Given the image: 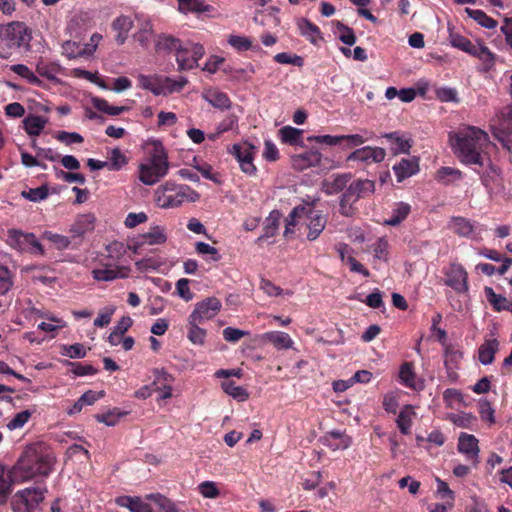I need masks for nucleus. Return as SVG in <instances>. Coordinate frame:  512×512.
Wrapping results in <instances>:
<instances>
[{"label":"nucleus","mask_w":512,"mask_h":512,"mask_svg":"<svg viewBox=\"0 0 512 512\" xmlns=\"http://www.w3.org/2000/svg\"><path fill=\"white\" fill-rule=\"evenodd\" d=\"M221 387L225 393H227L229 396L233 397L237 401L243 402L249 398V393L247 392V390L242 386L236 385V383L233 380H227L222 382Z\"/></svg>","instance_id":"40"},{"label":"nucleus","mask_w":512,"mask_h":512,"mask_svg":"<svg viewBox=\"0 0 512 512\" xmlns=\"http://www.w3.org/2000/svg\"><path fill=\"white\" fill-rule=\"evenodd\" d=\"M95 217L92 214H83L77 217L70 228L72 238H81L94 229Z\"/></svg>","instance_id":"27"},{"label":"nucleus","mask_w":512,"mask_h":512,"mask_svg":"<svg viewBox=\"0 0 512 512\" xmlns=\"http://www.w3.org/2000/svg\"><path fill=\"white\" fill-rule=\"evenodd\" d=\"M133 27V20L130 16L120 15L112 22V29L117 32L115 41L123 45L128 38V33Z\"/></svg>","instance_id":"26"},{"label":"nucleus","mask_w":512,"mask_h":512,"mask_svg":"<svg viewBox=\"0 0 512 512\" xmlns=\"http://www.w3.org/2000/svg\"><path fill=\"white\" fill-rule=\"evenodd\" d=\"M8 245L20 252H29L33 255H45L43 245L37 240L34 233L23 232L20 229H9L7 232Z\"/></svg>","instance_id":"7"},{"label":"nucleus","mask_w":512,"mask_h":512,"mask_svg":"<svg viewBox=\"0 0 512 512\" xmlns=\"http://www.w3.org/2000/svg\"><path fill=\"white\" fill-rule=\"evenodd\" d=\"M47 122H48L47 118H45L43 116L31 114V115L27 116L23 121L24 129L28 135L38 136L41 134V132L45 128Z\"/></svg>","instance_id":"34"},{"label":"nucleus","mask_w":512,"mask_h":512,"mask_svg":"<svg viewBox=\"0 0 512 512\" xmlns=\"http://www.w3.org/2000/svg\"><path fill=\"white\" fill-rule=\"evenodd\" d=\"M472 56L477 57L482 62L481 70L484 72H488L495 65V54L486 46L479 44Z\"/></svg>","instance_id":"39"},{"label":"nucleus","mask_w":512,"mask_h":512,"mask_svg":"<svg viewBox=\"0 0 512 512\" xmlns=\"http://www.w3.org/2000/svg\"><path fill=\"white\" fill-rule=\"evenodd\" d=\"M110 162L108 168L111 171H119L125 164H127L126 156L118 149L114 148L111 151Z\"/></svg>","instance_id":"62"},{"label":"nucleus","mask_w":512,"mask_h":512,"mask_svg":"<svg viewBox=\"0 0 512 512\" xmlns=\"http://www.w3.org/2000/svg\"><path fill=\"white\" fill-rule=\"evenodd\" d=\"M130 268L128 266H119L114 263L104 264V268L92 270L93 278L97 281H113L124 279L129 276Z\"/></svg>","instance_id":"14"},{"label":"nucleus","mask_w":512,"mask_h":512,"mask_svg":"<svg viewBox=\"0 0 512 512\" xmlns=\"http://www.w3.org/2000/svg\"><path fill=\"white\" fill-rule=\"evenodd\" d=\"M389 243L386 238L380 237L372 244L374 258L383 262L389 260Z\"/></svg>","instance_id":"54"},{"label":"nucleus","mask_w":512,"mask_h":512,"mask_svg":"<svg viewBox=\"0 0 512 512\" xmlns=\"http://www.w3.org/2000/svg\"><path fill=\"white\" fill-rule=\"evenodd\" d=\"M478 412L482 421L490 426L495 424V410L487 399H480L478 402Z\"/></svg>","instance_id":"55"},{"label":"nucleus","mask_w":512,"mask_h":512,"mask_svg":"<svg viewBox=\"0 0 512 512\" xmlns=\"http://www.w3.org/2000/svg\"><path fill=\"white\" fill-rule=\"evenodd\" d=\"M488 162L487 168L482 173L475 169L480 174V179L488 192H493L501 187L500 169L491 163L490 159L486 157Z\"/></svg>","instance_id":"19"},{"label":"nucleus","mask_w":512,"mask_h":512,"mask_svg":"<svg viewBox=\"0 0 512 512\" xmlns=\"http://www.w3.org/2000/svg\"><path fill=\"white\" fill-rule=\"evenodd\" d=\"M448 227L455 234L461 237H469L474 230V226L471 221L461 216L452 217Z\"/></svg>","instance_id":"32"},{"label":"nucleus","mask_w":512,"mask_h":512,"mask_svg":"<svg viewBox=\"0 0 512 512\" xmlns=\"http://www.w3.org/2000/svg\"><path fill=\"white\" fill-rule=\"evenodd\" d=\"M43 238L53 243L58 250L67 249L71 243L69 237L51 231H45Z\"/></svg>","instance_id":"60"},{"label":"nucleus","mask_w":512,"mask_h":512,"mask_svg":"<svg viewBox=\"0 0 512 512\" xmlns=\"http://www.w3.org/2000/svg\"><path fill=\"white\" fill-rule=\"evenodd\" d=\"M274 61L279 64H291L297 67H302L304 65V59L301 56L286 52L276 54L274 56Z\"/></svg>","instance_id":"61"},{"label":"nucleus","mask_w":512,"mask_h":512,"mask_svg":"<svg viewBox=\"0 0 512 512\" xmlns=\"http://www.w3.org/2000/svg\"><path fill=\"white\" fill-rule=\"evenodd\" d=\"M392 145L391 150L393 154L409 153L412 147L411 139L403 138L398 131L386 133L383 135Z\"/></svg>","instance_id":"30"},{"label":"nucleus","mask_w":512,"mask_h":512,"mask_svg":"<svg viewBox=\"0 0 512 512\" xmlns=\"http://www.w3.org/2000/svg\"><path fill=\"white\" fill-rule=\"evenodd\" d=\"M448 419L457 427L473 430L477 424V417L472 413H451Z\"/></svg>","instance_id":"37"},{"label":"nucleus","mask_w":512,"mask_h":512,"mask_svg":"<svg viewBox=\"0 0 512 512\" xmlns=\"http://www.w3.org/2000/svg\"><path fill=\"white\" fill-rule=\"evenodd\" d=\"M168 156L163 148L155 149L148 163L139 166V179L145 185H154L168 173Z\"/></svg>","instance_id":"6"},{"label":"nucleus","mask_w":512,"mask_h":512,"mask_svg":"<svg viewBox=\"0 0 512 512\" xmlns=\"http://www.w3.org/2000/svg\"><path fill=\"white\" fill-rule=\"evenodd\" d=\"M185 186L171 182L159 186L155 191V201L161 208L180 206L186 199Z\"/></svg>","instance_id":"8"},{"label":"nucleus","mask_w":512,"mask_h":512,"mask_svg":"<svg viewBox=\"0 0 512 512\" xmlns=\"http://www.w3.org/2000/svg\"><path fill=\"white\" fill-rule=\"evenodd\" d=\"M281 217L282 214L279 210L275 209L269 213L268 217L265 219L263 234L257 238L256 243L260 244L264 240L274 237L277 234Z\"/></svg>","instance_id":"25"},{"label":"nucleus","mask_w":512,"mask_h":512,"mask_svg":"<svg viewBox=\"0 0 512 512\" xmlns=\"http://www.w3.org/2000/svg\"><path fill=\"white\" fill-rule=\"evenodd\" d=\"M194 168L201 173V175L216 184L221 183L220 174L213 171V167L204 161H197L196 158H194Z\"/></svg>","instance_id":"53"},{"label":"nucleus","mask_w":512,"mask_h":512,"mask_svg":"<svg viewBox=\"0 0 512 512\" xmlns=\"http://www.w3.org/2000/svg\"><path fill=\"white\" fill-rule=\"evenodd\" d=\"M36 72L41 77L54 80L59 72V65L40 59L36 64Z\"/></svg>","instance_id":"48"},{"label":"nucleus","mask_w":512,"mask_h":512,"mask_svg":"<svg viewBox=\"0 0 512 512\" xmlns=\"http://www.w3.org/2000/svg\"><path fill=\"white\" fill-rule=\"evenodd\" d=\"M414 415L415 413L411 405H405L404 408L399 412L396 419V424L403 435H408L411 433L412 418Z\"/></svg>","instance_id":"35"},{"label":"nucleus","mask_w":512,"mask_h":512,"mask_svg":"<svg viewBox=\"0 0 512 512\" xmlns=\"http://www.w3.org/2000/svg\"><path fill=\"white\" fill-rule=\"evenodd\" d=\"M205 49L202 44L189 42L178 48L176 61L179 71L192 70L198 67V61L204 56Z\"/></svg>","instance_id":"9"},{"label":"nucleus","mask_w":512,"mask_h":512,"mask_svg":"<svg viewBox=\"0 0 512 512\" xmlns=\"http://www.w3.org/2000/svg\"><path fill=\"white\" fill-rule=\"evenodd\" d=\"M351 180V174H340L337 175L332 182L326 185V193L329 195L344 192L347 184Z\"/></svg>","instance_id":"51"},{"label":"nucleus","mask_w":512,"mask_h":512,"mask_svg":"<svg viewBox=\"0 0 512 512\" xmlns=\"http://www.w3.org/2000/svg\"><path fill=\"white\" fill-rule=\"evenodd\" d=\"M386 157V151L381 147L365 146L353 151L348 157V161H359L365 165L380 163Z\"/></svg>","instance_id":"13"},{"label":"nucleus","mask_w":512,"mask_h":512,"mask_svg":"<svg viewBox=\"0 0 512 512\" xmlns=\"http://www.w3.org/2000/svg\"><path fill=\"white\" fill-rule=\"evenodd\" d=\"M31 39L32 31L24 22L0 24V57L8 59L21 49H29Z\"/></svg>","instance_id":"4"},{"label":"nucleus","mask_w":512,"mask_h":512,"mask_svg":"<svg viewBox=\"0 0 512 512\" xmlns=\"http://www.w3.org/2000/svg\"><path fill=\"white\" fill-rule=\"evenodd\" d=\"M22 197L32 202H39L44 200L48 196V188L46 186H40L37 188H31L28 191H22Z\"/></svg>","instance_id":"63"},{"label":"nucleus","mask_w":512,"mask_h":512,"mask_svg":"<svg viewBox=\"0 0 512 512\" xmlns=\"http://www.w3.org/2000/svg\"><path fill=\"white\" fill-rule=\"evenodd\" d=\"M360 199L352 182L347 184L345 191L342 193L339 201V212L341 215L349 217L355 212L354 204Z\"/></svg>","instance_id":"21"},{"label":"nucleus","mask_w":512,"mask_h":512,"mask_svg":"<svg viewBox=\"0 0 512 512\" xmlns=\"http://www.w3.org/2000/svg\"><path fill=\"white\" fill-rule=\"evenodd\" d=\"M449 141L456 156L467 165L485 166L484 150L489 144V136L474 126H466L449 134Z\"/></svg>","instance_id":"1"},{"label":"nucleus","mask_w":512,"mask_h":512,"mask_svg":"<svg viewBox=\"0 0 512 512\" xmlns=\"http://www.w3.org/2000/svg\"><path fill=\"white\" fill-rule=\"evenodd\" d=\"M450 42L453 47H456L470 55L475 53L476 47L479 45L472 43L467 37L458 33H450Z\"/></svg>","instance_id":"45"},{"label":"nucleus","mask_w":512,"mask_h":512,"mask_svg":"<svg viewBox=\"0 0 512 512\" xmlns=\"http://www.w3.org/2000/svg\"><path fill=\"white\" fill-rule=\"evenodd\" d=\"M152 35H153V25L150 21H146L141 25V28L133 35V38L143 48H148L150 45V39H151Z\"/></svg>","instance_id":"52"},{"label":"nucleus","mask_w":512,"mask_h":512,"mask_svg":"<svg viewBox=\"0 0 512 512\" xmlns=\"http://www.w3.org/2000/svg\"><path fill=\"white\" fill-rule=\"evenodd\" d=\"M297 27L300 35L305 37L313 45H318L319 41L323 40L319 27L308 19H299L297 21Z\"/></svg>","instance_id":"23"},{"label":"nucleus","mask_w":512,"mask_h":512,"mask_svg":"<svg viewBox=\"0 0 512 512\" xmlns=\"http://www.w3.org/2000/svg\"><path fill=\"white\" fill-rule=\"evenodd\" d=\"M393 171L396 175L397 181L403 180L415 175L419 171V161L416 157L404 158L393 166Z\"/></svg>","instance_id":"22"},{"label":"nucleus","mask_w":512,"mask_h":512,"mask_svg":"<svg viewBox=\"0 0 512 512\" xmlns=\"http://www.w3.org/2000/svg\"><path fill=\"white\" fill-rule=\"evenodd\" d=\"M181 47L180 40L170 35H159L156 39L155 50L160 51H172L178 50Z\"/></svg>","instance_id":"47"},{"label":"nucleus","mask_w":512,"mask_h":512,"mask_svg":"<svg viewBox=\"0 0 512 512\" xmlns=\"http://www.w3.org/2000/svg\"><path fill=\"white\" fill-rule=\"evenodd\" d=\"M93 105L98 111L111 116H116L129 110L126 106H112L107 100L102 98H94Z\"/></svg>","instance_id":"50"},{"label":"nucleus","mask_w":512,"mask_h":512,"mask_svg":"<svg viewBox=\"0 0 512 512\" xmlns=\"http://www.w3.org/2000/svg\"><path fill=\"white\" fill-rule=\"evenodd\" d=\"M303 131L292 126H284L279 130V136L283 143L303 146Z\"/></svg>","instance_id":"38"},{"label":"nucleus","mask_w":512,"mask_h":512,"mask_svg":"<svg viewBox=\"0 0 512 512\" xmlns=\"http://www.w3.org/2000/svg\"><path fill=\"white\" fill-rule=\"evenodd\" d=\"M484 291L488 302L492 305L495 311H505L504 308L500 307L507 306V304H510L511 302L506 297L496 294L491 287H485Z\"/></svg>","instance_id":"56"},{"label":"nucleus","mask_w":512,"mask_h":512,"mask_svg":"<svg viewBox=\"0 0 512 512\" xmlns=\"http://www.w3.org/2000/svg\"><path fill=\"white\" fill-rule=\"evenodd\" d=\"M468 274L461 264L453 263L445 272V285L451 287L457 293L468 290Z\"/></svg>","instance_id":"11"},{"label":"nucleus","mask_w":512,"mask_h":512,"mask_svg":"<svg viewBox=\"0 0 512 512\" xmlns=\"http://www.w3.org/2000/svg\"><path fill=\"white\" fill-rule=\"evenodd\" d=\"M499 350V341L497 339H487L478 348V359L483 365H490L495 359V354Z\"/></svg>","instance_id":"28"},{"label":"nucleus","mask_w":512,"mask_h":512,"mask_svg":"<svg viewBox=\"0 0 512 512\" xmlns=\"http://www.w3.org/2000/svg\"><path fill=\"white\" fill-rule=\"evenodd\" d=\"M411 212V206L405 202H398L394 205L389 218L384 220L388 226H397L403 222Z\"/></svg>","instance_id":"31"},{"label":"nucleus","mask_w":512,"mask_h":512,"mask_svg":"<svg viewBox=\"0 0 512 512\" xmlns=\"http://www.w3.org/2000/svg\"><path fill=\"white\" fill-rule=\"evenodd\" d=\"M116 503L128 508L131 512H153L151 505L140 497L121 496L116 499Z\"/></svg>","instance_id":"29"},{"label":"nucleus","mask_w":512,"mask_h":512,"mask_svg":"<svg viewBox=\"0 0 512 512\" xmlns=\"http://www.w3.org/2000/svg\"><path fill=\"white\" fill-rule=\"evenodd\" d=\"M320 441L332 451L345 450L352 444V438L349 435L337 430L327 432Z\"/></svg>","instance_id":"17"},{"label":"nucleus","mask_w":512,"mask_h":512,"mask_svg":"<svg viewBox=\"0 0 512 512\" xmlns=\"http://www.w3.org/2000/svg\"><path fill=\"white\" fill-rule=\"evenodd\" d=\"M46 493L44 484L18 490L10 500L11 509L13 512H41Z\"/></svg>","instance_id":"5"},{"label":"nucleus","mask_w":512,"mask_h":512,"mask_svg":"<svg viewBox=\"0 0 512 512\" xmlns=\"http://www.w3.org/2000/svg\"><path fill=\"white\" fill-rule=\"evenodd\" d=\"M55 458L40 445L28 446L16 464L9 471V477L15 483L31 480L34 477H47L53 468Z\"/></svg>","instance_id":"2"},{"label":"nucleus","mask_w":512,"mask_h":512,"mask_svg":"<svg viewBox=\"0 0 512 512\" xmlns=\"http://www.w3.org/2000/svg\"><path fill=\"white\" fill-rule=\"evenodd\" d=\"M399 380L402 385L415 391H420L424 388V383L417 377L412 362H404L400 366Z\"/></svg>","instance_id":"18"},{"label":"nucleus","mask_w":512,"mask_h":512,"mask_svg":"<svg viewBox=\"0 0 512 512\" xmlns=\"http://www.w3.org/2000/svg\"><path fill=\"white\" fill-rule=\"evenodd\" d=\"M462 358V353L453 346H447L444 353V365L447 370H453L457 367Z\"/></svg>","instance_id":"59"},{"label":"nucleus","mask_w":512,"mask_h":512,"mask_svg":"<svg viewBox=\"0 0 512 512\" xmlns=\"http://www.w3.org/2000/svg\"><path fill=\"white\" fill-rule=\"evenodd\" d=\"M322 154L318 150H309L292 157V166L294 169L303 171L309 167L320 164Z\"/></svg>","instance_id":"20"},{"label":"nucleus","mask_w":512,"mask_h":512,"mask_svg":"<svg viewBox=\"0 0 512 512\" xmlns=\"http://www.w3.org/2000/svg\"><path fill=\"white\" fill-rule=\"evenodd\" d=\"M354 190L360 198H365L375 192V182L369 179H357L352 181Z\"/></svg>","instance_id":"57"},{"label":"nucleus","mask_w":512,"mask_h":512,"mask_svg":"<svg viewBox=\"0 0 512 512\" xmlns=\"http://www.w3.org/2000/svg\"><path fill=\"white\" fill-rule=\"evenodd\" d=\"M284 236L293 233V227L300 224L299 230L310 242L316 241L324 231L328 217L321 210H316L311 204L295 206L285 219Z\"/></svg>","instance_id":"3"},{"label":"nucleus","mask_w":512,"mask_h":512,"mask_svg":"<svg viewBox=\"0 0 512 512\" xmlns=\"http://www.w3.org/2000/svg\"><path fill=\"white\" fill-rule=\"evenodd\" d=\"M146 498L153 501L160 512H182L173 501L160 493L148 494Z\"/></svg>","instance_id":"43"},{"label":"nucleus","mask_w":512,"mask_h":512,"mask_svg":"<svg viewBox=\"0 0 512 512\" xmlns=\"http://www.w3.org/2000/svg\"><path fill=\"white\" fill-rule=\"evenodd\" d=\"M32 413L24 410L17 413L7 424V428L11 431L22 428L30 419Z\"/></svg>","instance_id":"64"},{"label":"nucleus","mask_w":512,"mask_h":512,"mask_svg":"<svg viewBox=\"0 0 512 512\" xmlns=\"http://www.w3.org/2000/svg\"><path fill=\"white\" fill-rule=\"evenodd\" d=\"M165 77L162 75L139 74L137 77L138 86L144 90L152 92L155 96L166 95Z\"/></svg>","instance_id":"16"},{"label":"nucleus","mask_w":512,"mask_h":512,"mask_svg":"<svg viewBox=\"0 0 512 512\" xmlns=\"http://www.w3.org/2000/svg\"><path fill=\"white\" fill-rule=\"evenodd\" d=\"M258 149L248 141H243L232 146L231 153L239 162L242 172L254 175L257 171L253 161Z\"/></svg>","instance_id":"10"},{"label":"nucleus","mask_w":512,"mask_h":512,"mask_svg":"<svg viewBox=\"0 0 512 512\" xmlns=\"http://www.w3.org/2000/svg\"><path fill=\"white\" fill-rule=\"evenodd\" d=\"M10 70L18 76L27 80L31 85L41 87L43 82L34 74V72L24 64H15L10 67Z\"/></svg>","instance_id":"41"},{"label":"nucleus","mask_w":512,"mask_h":512,"mask_svg":"<svg viewBox=\"0 0 512 512\" xmlns=\"http://www.w3.org/2000/svg\"><path fill=\"white\" fill-rule=\"evenodd\" d=\"M228 43L231 45L236 51L244 52L248 50H260L259 46H253L250 38L240 35H229Z\"/></svg>","instance_id":"44"},{"label":"nucleus","mask_w":512,"mask_h":512,"mask_svg":"<svg viewBox=\"0 0 512 512\" xmlns=\"http://www.w3.org/2000/svg\"><path fill=\"white\" fill-rule=\"evenodd\" d=\"M262 340L272 344L278 350H286L293 347L294 341L290 335L282 331H269L262 335Z\"/></svg>","instance_id":"24"},{"label":"nucleus","mask_w":512,"mask_h":512,"mask_svg":"<svg viewBox=\"0 0 512 512\" xmlns=\"http://www.w3.org/2000/svg\"><path fill=\"white\" fill-rule=\"evenodd\" d=\"M10 70L18 76L27 80L31 85L41 87L43 82L34 74V72L24 64H15L10 67Z\"/></svg>","instance_id":"42"},{"label":"nucleus","mask_w":512,"mask_h":512,"mask_svg":"<svg viewBox=\"0 0 512 512\" xmlns=\"http://www.w3.org/2000/svg\"><path fill=\"white\" fill-rule=\"evenodd\" d=\"M205 99L214 108L220 110H227L232 104L229 96L225 92L218 90L208 91L205 95Z\"/></svg>","instance_id":"36"},{"label":"nucleus","mask_w":512,"mask_h":512,"mask_svg":"<svg viewBox=\"0 0 512 512\" xmlns=\"http://www.w3.org/2000/svg\"><path fill=\"white\" fill-rule=\"evenodd\" d=\"M221 302L216 297H208L195 305V309L189 315L192 321L202 322L210 320L217 315L221 309Z\"/></svg>","instance_id":"12"},{"label":"nucleus","mask_w":512,"mask_h":512,"mask_svg":"<svg viewBox=\"0 0 512 512\" xmlns=\"http://www.w3.org/2000/svg\"><path fill=\"white\" fill-rule=\"evenodd\" d=\"M466 12L474 19L478 24L481 26L487 28V29H493L497 26V21L493 19L492 17L488 16L484 11L479 9H470L466 8Z\"/></svg>","instance_id":"49"},{"label":"nucleus","mask_w":512,"mask_h":512,"mask_svg":"<svg viewBox=\"0 0 512 512\" xmlns=\"http://www.w3.org/2000/svg\"><path fill=\"white\" fill-rule=\"evenodd\" d=\"M199 321H192V318L188 317V339L195 345L204 344L206 338V330L198 326Z\"/></svg>","instance_id":"46"},{"label":"nucleus","mask_w":512,"mask_h":512,"mask_svg":"<svg viewBox=\"0 0 512 512\" xmlns=\"http://www.w3.org/2000/svg\"><path fill=\"white\" fill-rule=\"evenodd\" d=\"M107 258L116 264L125 254L126 246L122 242L114 241L106 246Z\"/></svg>","instance_id":"58"},{"label":"nucleus","mask_w":512,"mask_h":512,"mask_svg":"<svg viewBox=\"0 0 512 512\" xmlns=\"http://www.w3.org/2000/svg\"><path fill=\"white\" fill-rule=\"evenodd\" d=\"M458 450L466 456L475 466L478 463L479 446L478 439L467 433H461L458 438Z\"/></svg>","instance_id":"15"},{"label":"nucleus","mask_w":512,"mask_h":512,"mask_svg":"<svg viewBox=\"0 0 512 512\" xmlns=\"http://www.w3.org/2000/svg\"><path fill=\"white\" fill-rule=\"evenodd\" d=\"M139 241H137L138 245L149 244L156 245L162 244L167 240V236L164 232V228L160 226H154L150 228V230L144 234L139 236Z\"/></svg>","instance_id":"33"}]
</instances>
